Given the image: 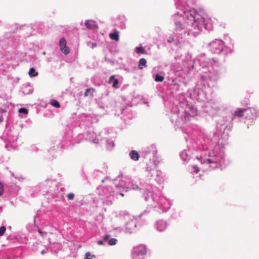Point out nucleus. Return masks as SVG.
<instances>
[{"mask_svg": "<svg viewBox=\"0 0 259 259\" xmlns=\"http://www.w3.org/2000/svg\"><path fill=\"white\" fill-rule=\"evenodd\" d=\"M243 116H245V109L238 108L234 111L232 116L226 117L223 118V119L219 120L217 123V128L218 130L220 131V133L222 132V131H223V133H224L228 124L232 120L236 117L240 118Z\"/></svg>", "mask_w": 259, "mask_h": 259, "instance_id": "nucleus-10", "label": "nucleus"}, {"mask_svg": "<svg viewBox=\"0 0 259 259\" xmlns=\"http://www.w3.org/2000/svg\"><path fill=\"white\" fill-rule=\"evenodd\" d=\"M94 175L96 177H100L103 175V174L100 170H95L94 172Z\"/></svg>", "mask_w": 259, "mask_h": 259, "instance_id": "nucleus-36", "label": "nucleus"}, {"mask_svg": "<svg viewBox=\"0 0 259 259\" xmlns=\"http://www.w3.org/2000/svg\"><path fill=\"white\" fill-rule=\"evenodd\" d=\"M245 118L251 120H255L259 117V109L256 107L245 109Z\"/></svg>", "mask_w": 259, "mask_h": 259, "instance_id": "nucleus-16", "label": "nucleus"}, {"mask_svg": "<svg viewBox=\"0 0 259 259\" xmlns=\"http://www.w3.org/2000/svg\"><path fill=\"white\" fill-rule=\"evenodd\" d=\"M183 61L188 63V68L190 71L196 70L195 65L198 64L200 75L194 89V95L197 100L202 101L206 98L207 91L214 86L221 78L223 68L218 65L215 61H208L204 54L198 55L192 61V55L187 53L185 54Z\"/></svg>", "mask_w": 259, "mask_h": 259, "instance_id": "nucleus-2", "label": "nucleus"}, {"mask_svg": "<svg viewBox=\"0 0 259 259\" xmlns=\"http://www.w3.org/2000/svg\"><path fill=\"white\" fill-rule=\"evenodd\" d=\"M109 83L112 84L113 88L117 89L118 88L119 81L118 79L115 78L114 75H111L109 79Z\"/></svg>", "mask_w": 259, "mask_h": 259, "instance_id": "nucleus-23", "label": "nucleus"}, {"mask_svg": "<svg viewBox=\"0 0 259 259\" xmlns=\"http://www.w3.org/2000/svg\"><path fill=\"white\" fill-rule=\"evenodd\" d=\"M108 245H114L116 244L117 242V240L115 238H110L108 239V240L107 241Z\"/></svg>", "mask_w": 259, "mask_h": 259, "instance_id": "nucleus-32", "label": "nucleus"}, {"mask_svg": "<svg viewBox=\"0 0 259 259\" xmlns=\"http://www.w3.org/2000/svg\"><path fill=\"white\" fill-rule=\"evenodd\" d=\"M219 137V133H218L214 134V137L211 140L207 139L208 145L204 147L200 155L196 157L199 167L193 165L190 169L191 172L197 174L200 169L205 171L222 168L226 166V155L223 147L218 144Z\"/></svg>", "mask_w": 259, "mask_h": 259, "instance_id": "nucleus-3", "label": "nucleus"}, {"mask_svg": "<svg viewBox=\"0 0 259 259\" xmlns=\"http://www.w3.org/2000/svg\"><path fill=\"white\" fill-rule=\"evenodd\" d=\"M103 104L102 103L101 104H99V107L101 108H103V109H105L107 106H104L103 105H102Z\"/></svg>", "mask_w": 259, "mask_h": 259, "instance_id": "nucleus-46", "label": "nucleus"}, {"mask_svg": "<svg viewBox=\"0 0 259 259\" xmlns=\"http://www.w3.org/2000/svg\"><path fill=\"white\" fill-rule=\"evenodd\" d=\"M85 25L87 28L92 30H96L98 28L97 22L93 20H87L85 22Z\"/></svg>", "mask_w": 259, "mask_h": 259, "instance_id": "nucleus-21", "label": "nucleus"}, {"mask_svg": "<svg viewBox=\"0 0 259 259\" xmlns=\"http://www.w3.org/2000/svg\"><path fill=\"white\" fill-rule=\"evenodd\" d=\"M29 75L30 77H35L38 75V72L34 68H31L29 69Z\"/></svg>", "mask_w": 259, "mask_h": 259, "instance_id": "nucleus-31", "label": "nucleus"}, {"mask_svg": "<svg viewBox=\"0 0 259 259\" xmlns=\"http://www.w3.org/2000/svg\"><path fill=\"white\" fill-rule=\"evenodd\" d=\"M124 109H122L121 112H122V113H123V111H124Z\"/></svg>", "mask_w": 259, "mask_h": 259, "instance_id": "nucleus-50", "label": "nucleus"}, {"mask_svg": "<svg viewBox=\"0 0 259 259\" xmlns=\"http://www.w3.org/2000/svg\"><path fill=\"white\" fill-rule=\"evenodd\" d=\"M147 61L145 58H141L140 59L138 64V68L140 69H142L146 66Z\"/></svg>", "mask_w": 259, "mask_h": 259, "instance_id": "nucleus-26", "label": "nucleus"}, {"mask_svg": "<svg viewBox=\"0 0 259 259\" xmlns=\"http://www.w3.org/2000/svg\"><path fill=\"white\" fill-rule=\"evenodd\" d=\"M209 51L213 54H222L226 55L234 52V43L232 39L228 35L225 37V40L215 39L209 44Z\"/></svg>", "mask_w": 259, "mask_h": 259, "instance_id": "nucleus-6", "label": "nucleus"}, {"mask_svg": "<svg viewBox=\"0 0 259 259\" xmlns=\"http://www.w3.org/2000/svg\"><path fill=\"white\" fill-rule=\"evenodd\" d=\"M158 165V162L155 161L154 164L147 163L146 169L144 173L143 180L145 181V189L143 193L145 199L150 203L153 211L158 214L165 213L170 209L172 205V200L167 198L161 191L156 187H153L150 181L153 176L152 172L154 168Z\"/></svg>", "mask_w": 259, "mask_h": 259, "instance_id": "nucleus-4", "label": "nucleus"}, {"mask_svg": "<svg viewBox=\"0 0 259 259\" xmlns=\"http://www.w3.org/2000/svg\"><path fill=\"white\" fill-rule=\"evenodd\" d=\"M117 219L119 221L124 222V228L121 226H117L114 228L115 230H117L119 232L124 231L126 233H132L137 228V221L134 217L125 214L123 215L118 217Z\"/></svg>", "mask_w": 259, "mask_h": 259, "instance_id": "nucleus-9", "label": "nucleus"}, {"mask_svg": "<svg viewBox=\"0 0 259 259\" xmlns=\"http://www.w3.org/2000/svg\"><path fill=\"white\" fill-rule=\"evenodd\" d=\"M169 224L167 221L163 219L157 220L154 225V228L159 232H162L166 230Z\"/></svg>", "mask_w": 259, "mask_h": 259, "instance_id": "nucleus-17", "label": "nucleus"}, {"mask_svg": "<svg viewBox=\"0 0 259 259\" xmlns=\"http://www.w3.org/2000/svg\"><path fill=\"white\" fill-rule=\"evenodd\" d=\"M94 91L95 90L93 88L88 89L86 90V91L84 93V96H88L89 95H90L91 96H93Z\"/></svg>", "mask_w": 259, "mask_h": 259, "instance_id": "nucleus-34", "label": "nucleus"}, {"mask_svg": "<svg viewBox=\"0 0 259 259\" xmlns=\"http://www.w3.org/2000/svg\"><path fill=\"white\" fill-rule=\"evenodd\" d=\"M176 8L179 11L172 18L175 26L173 35L167 38L169 43L177 45L181 39L188 36H196L205 28L212 29L211 20L200 15L195 9L186 8L187 0H175Z\"/></svg>", "mask_w": 259, "mask_h": 259, "instance_id": "nucleus-1", "label": "nucleus"}, {"mask_svg": "<svg viewBox=\"0 0 259 259\" xmlns=\"http://www.w3.org/2000/svg\"><path fill=\"white\" fill-rule=\"evenodd\" d=\"M174 67H175V66H173V69H174V70H175V71H179V70H181V69H182V67H180V66H179V68H178V69H175V68H174Z\"/></svg>", "mask_w": 259, "mask_h": 259, "instance_id": "nucleus-47", "label": "nucleus"}, {"mask_svg": "<svg viewBox=\"0 0 259 259\" xmlns=\"http://www.w3.org/2000/svg\"><path fill=\"white\" fill-rule=\"evenodd\" d=\"M88 46L90 47L91 48L94 49L96 47H97V44L94 42H90L88 43Z\"/></svg>", "mask_w": 259, "mask_h": 259, "instance_id": "nucleus-38", "label": "nucleus"}, {"mask_svg": "<svg viewBox=\"0 0 259 259\" xmlns=\"http://www.w3.org/2000/svg\"><path fill=\"white\" fill-rule=\"evenodd\" d=\"M165 180V175L161 170L157 169L156 170V176L155 181L157 184H161L164 183Z\"/></svg>", "mask_w": 259, "mask_h": 259, "instance_id": "nucleus-20", "label": "nucleus"}, {"mask_svg": "<svg viewBox=\"0 0 259 259\" xmlns=\"http://www.w3.org/2000/svg\"><path fill=\"white\" fill-rule=\"evenodd\" d=\"M48 251V249H43L41 251V253L44 255L46 253H47Z\"/></svg>", "mask_w": 259, "mask_h": 259, "instance_id": "nucleus-45", "label": "nucleus"}, {"mask_svg": "<svg viewBox=\"0 0 259 259\" xmlns=\"http://www.w3.org/2000/svg\"><path fill=\"white\" fill-rule=\"evenodd\" d=\"M154 80L156 82H162L164 80V77L159 74H156Z\"/></svg>", "mask_w": 259, "mask_h": 259, "instance_id": "nucleus-35", "label": "nucleus"}, {"mask_svg": "<svg viewBox=\"0 0 259 259\" xmlns=\"http://www.w3.org/2000/svg\"><path fill=\"white\" fill-rule=\"evenodd\" d=\"M18 136L16 134H12L10 133L8 136V140L10 143H15L17 141Z\"/></svg>", "mask_w": 259, "mask_h": 259, "instance_id": "nucleus-25", "label": "nucleus"}, {"mask_svg": "<svg viewBox=\"0 0 259 259\" xmlns=\"http://www.w3.org/2000/svg\"><path fill=\"white\" fill-rule=\"evenodd\" d=\"M115 187L117 189L120 190L122 189L126 191L129 189L133 190H142L145 191V184L140 182V180L138 178H125L119 182L118 184H116Z\"/></svg>", "mask_w": 259, "mask_h": 259, "instance_id": "nucleus-8", "label": "nucleus"}, {"mask_svg": "<svg viewBox=\"0 0 259 259\" xmlns=\"http://www.w3.org/2000/svg\"><path fill=\"white\" fill-rule=\"evenodd\" d=\"M119 194L121 195V196H124V194L122 193H121V192L119 193Z\"/></svg>", "mask_w": 259, "mask_h": 259, "instance_id": "nucleus-48", "label": "nucleus"}, {"mask_svg": "<svg viewBox=\"0 0 259 259\" xmlns=\"http://www.w3.org/2000/svg\"><path fill=\"white\" fill-rule=\"evenodd\" d=\"M50 104L55 107V108H59L60 107V103L56 100H52L50 101Z\"/></svg>", "mask_w": 259, "mask_h": 259, "instance_id": "nucleus-33", "label": "nucleus"}, {"mask_svg": "<svg viewBox=\"0 0 259 259\" xmlns=\"http://www.w3.org/2000/svg\"><path fill=\"white\" fill-rule=\"evenodd\" d=\"M107 148L108 150H111L114 146V143L113 141L108 140L106 141Z\"/></svg>", "mask_w": 259, "mask_h": 259, "instance_id": "nucleus-30", "label": "nucleus"}, {"mask_svg": "<svg viewBox=\"0 0 259 259\" xmlns=\"http://www.w3.org/2000/svg\"><path fill=\"white\" fill-rule=\"evenodd\" d=\"M182 57V54L178 53V54L175 57L176 60L180 59Z\"/></svg>", "mask_w": 259, "mask_h": 259, "instance_id": "nucleus-43", "label": "nucleus"}, {"mask_svg": "<svg viewBox=\"0 0 259 259\" xmlns=\"http://www.w3.org/2000/svg\"><path fill=\"white\" fill-rule=\"evenodd\" d=\"M110 238V235L109 234L106 235L103 237V239L102 240H99L97 242V243L99 245H104L105 242H106L108 239Z\"/></svg>", "mask_w": 259, "mask_h": 259, "instance_id": "nucleus-28", "label": "nucleus"}, {"mask_svg": "<svg viewBox=\"0 0 259 259\" xmlns=\"http://www.w3.org/2000/svg\"><path fill=\"white\" fill-rule=\"evenodd\" d=\"M93 256L89 252H87L85 253V259H92Z\"/></svg>", "mask_w": 259, "mask_h": 259, "instance_id": "nucleus-41", "label": "nucleus"}, {"mask_svg": "<svg viewBox=\"0 0 259 259\" xmlns=\"http://www.w3.org/2000/svg\"><path fill=\"white\" fill-rule=\"evenodd\" d=\"M208 106L211 108L212 111L209 114L212 115L220 111L223 107L222 104L219 100H212L208 103Z\"/></svg>", "mask_w": 259, "mask_h": 259, "instance_id": "nucleus-18", "label": "nucleus"}, {"mask_svg": "<svg viewBox=\"0 0 259 259\" xmlns=\"http://www.w3.org/2000/svg\"><path fill=\"white\" fill-rule=\"evenodd\" d=\"M135 51L137 54H144L146 53V50L142 46L136 47Z\"/></svg>", "mask_w": 259, "mask_h": 259, "instance_id": "nucleus-27", "label": "nucleus"}, {"mask_svg": "<svg viewBox=\"0 0 259 259\" xmlns=\"http://www.w3.org/2000/svg\"><path fill=\"white\" fill-rule=\"evenodd\" d=\"M19 112L20 113H23L26 115V114H27V113H28V110L26 108H21L19 109Z\"/></svg>", "mask_w": 259, "mask_h": 259, "instance_id": "nucleus-37", "label": "nucleus"}, {"mask_svg": "<svg viewBox=\"0 0 259 259\" xmlns=\"http://www.w3.org/2000/svg\"><path fill=\"white\" fill-rule=\"evenodd\" d=\"M4 192L3 186L0 183V195H2Z\"/></svg>", "mask_w": 259, "mask_h": 259, "instance_id": "nucleus-44", "label": "nucleus"}, {"mask_svg": "<svg viewBox=\"0 0 259 259\" xmlns=\"http://www.w3.org/2000/svg\"><path fill=\"white\" fill-rule=\"evenodd\" d=\"M197 114V109L193 106L188 105L183 111L176 106L172 107L171 110L170 118L172 123L176 125L181 126L187 122L191 117Z\"/></svg>", "mask_w": 259, "mask_h": 259, "instance_id": "nucleus-5", "label": "nucleus"}, {"mask_svg": "<svg viewBox=\"0 0 259 259\" xmlns=\"http://www.w3.org/2000/svg\"><path fill=\"white\" fill-rule=\"evenodd\" d=\"M157 152L156 146L152 144L143 149L141 156L144 159H149L148 163L154 164L155 161H156L159 164V161L156 156Z\"/></svg>", "mask_w": 259, "mask_h": 259, "instance_id": "nucleus-13", "label": "nucleus"}, {"mask_svg": "<svg viewBox=\"0 0 259 259\" xmlns=\"http://www.w3.org/2000/svg\"><path fill=\"white\" fill-rule=\"evenodd\" d=\"M130 158L134 161H138L140 158V154L138 151L136 150H132L129 153Z\"/></svg>", "mask_w": 259, "mask_h": 259, "instance_id": "nucleus-24", "label": "nucleus"}, {"mask_svg": "<svg viewBox=\"0 0 259 259\" xmlns=\"http://www.w3.org/2000/svg\"><path fill=\"white\" fill-rule=\"evenodd\" d=\"M38 232H39V233L40 235L42 237H45V236L47 234V233H46V232H44V231H40V230H39V231H38Z\"/></svg>", "mask_w": 259, "mask_h": 259, "instance_id": "nucleus-42", "label": "nucleus"}, {"mask_svg": "<svg viewBox=\"0 0 259 259\" xmlns=\"http://www.w3.org/2000/svg\"><path fill=\"white\" fill-rule=\"evenodd\" d=\"M74 197V195L72 193H70L67 195V198L69 200H72Z\"/></svg>", "mask_w": 259, "mask_h": 259, "instance_id": "nucleus-40", "label": "nucleus"}, {"mask_svg": "<svg viewBox=\"0 0 259 259\" xmlns=\"http://www.w3.org/2000/svg\"><path fill=\"white\" fill-rule=\"evenodd\" d=\"M147 254V248L144 245H140L134 247L132 251L133 259H144Z\"/></svg>", "mask_w": 259, "mask_h": 259, "instance_id": "nucleus-14", "label": "nucleus"}, {"mask_svg": "<svg viewBox=\"0 0 259 259\" xmlns=\"http://www.w3.org/2000/svg\"><path fill=\"white\" fill-rule=\"evenodd\" d=\"M104 181H105V180H104V179H102V180H101V182H104Z\"/></svg>", "mask_w": 259, "mask_h": 259, "instance_id": "nucleus-49", "label": "nucleus"}, {"mask_svg": "<svg viewBox=\"0 0 259 259\" xmlns=\"http://www.w3.org/2000/svg\"><path fill=\"white\" fill-rule=\"evenodd\" d=\"M6 230V228L5 226H2L0 227V236H2Z\"/></svg>", "mask_w": 259, "mask_h": 259, "instance_id": "nucleus-39", "label": "nucleus"}, {"mask_svg": "<svg viewBox=\"0 0 259 259\" xmlns=\"http://www.w3.org/2000/svg\"><path fill=\"white\" fill-rule=\"evenodd\" d=\"M55 183L56 182L54 179H47L43 183L37 185L35 188V191H42V193H46Z\"/></svg>", "mask_w": 259, "mask_h": 259, "instance_id": "nucleus-15", "label": "nucleus"}, {"mask_svg": "<svg viewBox=\"0 0 259 259\" xmlns=\"http://www.w3.org/2000/svg\"><path fill=\"white\" fill-rule=\"evenodd\" d=\"M59 45L61 51L65 55H68L70 50L68 47L66 46V41L64 38H61L60 39Z\"/></svg>", "mask_w": 259, "mask_h": 259, "instance_id": "nucleus-19", "label": "nucleus"}, {"mask_svg": "<svg viewBox=\"0 0 259 259\" xmlns=\"http://www.w3.org/2000/svg\"><path fill=\"white\" fill-rule=\"evenodd\" d=\"M80 142V141L73 137L72 132H69L65 136L63 145H59L60 144V141H57L56 145L51 147L49 150V152L51 154H53L54 150L58 151L60 150L63 146L64 147L68 148L73 146L76 143H79Z\"/></svg>", "mask_w": 259, "mask_h": 259, "instance_id": "nucleus-11", "label": "nucleus"}, {"mask_svg": "<svg viewBox=\"0 0 259 259\" xmlns=\"http://www.w3.org/2000/svg\"><path fill=\"white\" fill-rule=\"evenodd\" d=\"M189 153V151L184 150L182 151L180 154L181 159L185 161L189 160L191 157Z\"/></svg>", "mask_w": 259, "mask_h": 259, "instance_id": "nucleus-22", "label": "nucleus"}, {"mask_svg": "<svg viewBox=\"0 0 259 259\" xmlns=\"http://www.w3.org/2000/svg\"><path fill=\"white\" fill-rule=\"evenodd\" d=\"M82 121L79 126L81 128H84L87 131L85 133L79 135V136L83 137L85 140L89 141L94 144H99L102 141L100 134L96 135L91 126L92 123V117L91 116L83 115L82 116Z\"/></svg>", "mask_w": 259, "mask_h": 259, "instance_id": "nucleus-7", "label": "nucleus"}, {"mask_svg": "<svg viewBox=\"0 0 259 259\" xmlns=\"http://www.w3.org/2000/svg\"><path fill=\"white\" fill-rule=\"evenodd\" d=\"M97 193L101 196L103 203L110 205L112 203L113 195L117 194L118 192L114 193L111 187L100 186L97 188Z\"/></svg>", "mask_w": 259, "mask_h": 259, "instance_id": "nucleus-12", "label": "nucleus"}, {"mask_svg": "<svg viewBox=\"0 0 259 259\" xmlns=\"http://www.w3.org/2000/svg\"><path fill=\"white\" fill-rule=\"evenodd\" d=\"M110 38L112 40L118 41L119 40V35L117 32H114L110 34Z\"/></svg>", "mask_w": 259, "mask_h": 259, "instance_id": "nucleus-29", "label": "nucleus"}]
</instances>
